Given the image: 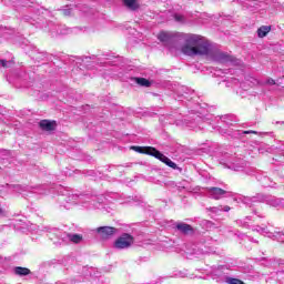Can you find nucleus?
<instances>
[{
    "instance_id": "nucleus-20",
    "label": "nucleus",
    "mask_w": 284,
    "mask_h": 284,
    "mask_svg": "<svg viewBox=\"0 0 284 284\" xmlns=\"http://www.w3.org/2000/svg\"><path fill=\"white\" fill-rule=\"evenodd\" d=\"M266 83H267L268 85H274L276 82L274 81V79H268V80L266 81Z\"/></svg>"
},
{
    "instance_id": "nucleus-10",
    "label": "nucleus",
    "mask_w": 284,
    "mask_h": 284,
    "mask_svg": "<svg viewBox=\"0 0 284 284\" xmlns=\"http://www.w3.org/2000/svg\"><path fill=\"white\" fill-rule=\"evenodd\" d=\"M68 241H71V243H81L83 241V237L79 234H67Z\"/></svg>"
},
{
    "instance_id": "nucleus-9",
    "label": "nucleus",
    "mask_w": 284,
    "mask_h": 284,
    "mask_svg": "<svg viewBox=\"0 0 284 284\" xmlns=\"http://www.w3.org/2000/svg\"><path fill=\"white\" fill-rule=\"evenodd\" d=\"M14 274L18 276H28V274H30V268L17 266L14 268Z\"/></svg>"
},
{
    "instance_id": "nucleus-22",
    "label": "nucleus",
    "mask_w": 284,
    "mask_h": 284,
    "mask_svg": "<svg viewBox=\"0 0 284 284\" xmlns=\"http://www.w3.org/2000/svg\"><path fill=\"white\" fill-rule=\"evenodd\" d=\"M232 81H233V83H235V84L239 83V80H236V79H233Z\"/></svg>"
},
{
    "instance_id": "nucleus-19",
    "label": "nucleus",
    "mask_w": 284,
    "mask_h": 284,
    "mask_svg": "<svg viewBox=\"0 0 284 284\" xmlns=\"http://www.w3.org/2000/svg\"><path fill=\"white\" fill-rule=\"evenodd\" d=\"M0 65H2V68H8V61L0 60Z\"/></svg>"
},
{
    "instance_id": "nucleus-16",
    "label": "nucleus",
    "mask_w": 284,
    "mask_h": 284,
    "mask_svg": "<svg viewBox=\"0 0 284 284\" xmlns=\"http://www.w3.org/2000/svg\"><path fill=\"white\" fill-rule=\"evenodd\" d=\"M222 210L224 211V212H230V206H220V207H213L212 209V211L213 212H222Z\"/></svg>"
},
{
    "instance_id": "nucleus-23",
    "label": "nucleus",
    "mask_w": 284,
    "mask_h": 284,
    "mask_svg": "<svg viewBox=\"0 0 284 284\" xmlns=\"http://www.w3.org/2000/svg\"><path fill=\"white\" fill-rule=\"evenodd\" d=\"M247 201H250V199L245 197V199H244V203H247Z\"/></svg>"
},
{
    "instance_id": "nucleus-1",
    "label": "nucleus",
    "mask_w": 284,
    "mask_h": 284,
    "mask_svg": "<svg viewBox=\"0 0 284 284\" xmlns=\"http://www.w3.org/2000/svg\"><path fill=\"white\" fill-rule=\"evenodd\" d=\"M184 41L185 43L182 45L181 51L186 57H206V59H212L220 63L232 61V57L225 53H215L210 42L201 36L189 33L184 36Z\"/></svg>"
},
{
    "instance_id": "nucleus-8",
    "label": "nucleus",
    "mask_w": 284,
    "mask_h": 284,
    "mask_svg": "<svg viewBox=\"0 0 284 284\" xmlns=\"http://www.w3.org/2000/svg\"><path fill=\"white\" fill-rule=\"evenodd\" d=\"M158 39L159 41H161L162 43H168V41L172 40V33L166 32V31H162L158 34Z\"/></svg>"
},
{
    "instance_id": "nucleus-7",
    "label": "nucleus",
    "mask_w": 284,
    "mask_h": 284,
    "mask_svg": "<svg viewBox=\"0 0 284 284\" xmlns=\"http://www.w3.org/2000/svg\"><path fill=\"white\" fill-rule=\"evenodd\" d=\"M272 30V27L270 26H263L260 29H257V37L260 39H263L264 37H267L270 34V31Z\"/></svg>"
},
{
    "instance_id": "nucleus-13",
    "label": "nucleus",
    "mask_w": 284,
    "mask_h": 284,
    "mask_svg": "<svg viewBox=\"0 0 284 284\" xmlns=\"http://www.w3.org/2000/svg\"><path fill=\"white\" fill-rule=\"evenodd\" d=\"M268 203L272 205V207H281L283 205V202L281 199L272 197L268 200Z\"/></svg>"
},
{
    "instance_id": "nucleus-4",
    "label": "nucleus",
    "mask_w": 284,
    "mask_h": 284,
    "mask_svg": "<svg viewBox=\"0 0 284 284\" xmlns=\"http://www.w3.org/2000/svg\"><path fill=\"white\" fill-rule=\"evenodd\" d=\"M209 195L211 199H214L215 201H219L220 199H223L225 194H227V191L221 189V187H210L207 189Z\"/></svg>"
},
{
    "instance_id": "nucleus-5",
    "label": "nucleus",
    "mask_w": 284,
    "mask_h": 284,
    "mask_svg": "<svg viewBox=\"0 0 284 284\" xmlns=\"http://www.w3.org/2000/svg\"><path fill=\"white\" fill-rule=\"evenodd\" d=\"M40 128L41 130H44L45 132H52V130H55L57 122L49 121V120H42L40 121Z\"/></svg>"
},
{
    "instance_id": "nucleus-21",
    "label": "nucleus",
    "mask_w": 284,
    "mask_h": 284,
    "mask_svg": "<svg viewBox=\"0 0 284 284\" xmlns=\"http://www.w3.org/2000/svg\"><path fill=\"white\" fill-rule=\"evenodd\" d=\"M244 134H256V131H252V130H250V131H244Z\"/></svg>"
},
{
    "instance_id": "nucleus-12",
    "label": "nucleus",
    "mask_w": 284,
    "mask_h": 284,
    "mask_svg": "<svg viewBox=\"0 0 284 284\" xmlns=\"http://www.w3.org/2000/svg\"><path fill=\"white\" fill-rule=\"evenodd\" d=\"M176 229L180 230V232H183V234H187V232H192V226L189 224H178Z\"/></svg>"
},
{
    "instance_id": "nucleus-14",
    "label": "nucleus",
    "mask_w": 284,
    "mask_h": 284,
    "mask_svg": "<svg viewBox=\"0 0 284 284\" xmlns=\"http://www.w3.org/2000/svg\"><path fill=\"white\" fill-rule=\"evenodd\" d=\"M245 83H247L248 85H256V83H258V81H256V79L251 78V80H246V82L241 84V88H243V90H247V88H245Z\"/></svg>"
},
{
    "instance_id": "nucleus-15",
    "label": "nucleus",
    "mask_w": 284,
    "mask_h": 284,
    "mask_svg": "<svg viewBox=\"0 0 284 284\" xmlns=\"http://www.w3.org/2000/svg\"><path fill=\"white\" fill-rule=\"evenodd\" d=\"M139 85H143L144 88H150V81L145 78H139L138 79Z\"/></svg>"
},
{
    "instance_id": "nucleus-3",
    "label": "nucleus",
    "mask_w": 284,
    "mask_h": 284,
    "mask_svg": "<svg viewBox=\"0 0 284 284\" xmlns=\"http://www.w3.org/2000/svg\"><path fill=\"white\" fill-rule=\"evenodd\" d=\"M134 244V237L125 233L114 242L115 250H128Z\"/></svg>"
},
{
    "instance_id": "nucleus-11",
    "label": "nucleus",
    "mask_w": 284,
    "mask_h": 284,
    "mask_svg": "<svg viewBox=\"0 0 284 284\" xmlns=\"http://www.w3.org/2000/svg\"><path fill=\"white\" fill-rule=\"evenodd\" d=\"M124 6L129 8V10H136V8H139L136 0H124Z\"/></svg>"
},
{
    "instance_id": "nucleus-2",
    "label": "nucleus",
    "mask_w": 284,
    "mask_h": 284,
    "mask_svg": "<svg viewBox=\"0 0 284 284\" xmlns=\"http://www.w3.org/2000/svg\"><path fill=\"white\" fill-rule=\"evenodd\" d=\"M132 149L140 154H149L150 156H154L162 163H165V165H168L169 168H172V170H176V163L170 160V158L163 155L161 151L156 150L153 146H133Z\"/></svg>"
},
{
    "instance_id": "nucleus-17",
    "label": "nucleus",
    "mask_w": 284,
    "mask_h": 284,
    "mask_svg": "<svg viewBox=\"0 0 284 284\" xmlns=\"http://www.w3.org/2000/svg\"><path fill=\"white\" fill-rule=\"evenodd\" d=\"M174 19L178 23H183V21H185V18L182 14H175Z\"/></svg>"
},
{
    "instance_id": "nucleus-18",
    "label": "nucleus",
    "mask_w": 284,
    "mask_h": 284,
    "mask_svg": "<svg viewBox=\"0 0 284 284\" xmlns=\"http://www.w3.org/2000/svg\"><path fill=\"white\" fill-rule=\"evenodd\" d=\"M0 216H8V211L0 206Z\"/></svg>"
},
{
    "instance_id": "nucleus-6",
    "label": "nucleus",
    "mask_w": 284,
    "mask_h": 284,
    "mask_svg": "<svg viewBox=\"0 0 284 284\" xmlns=\"http://www.w3.org/2000/svg\"><path fill=\"white\" fill-rule=\"evenodd\" d=\"M99 234H101L102 239H108V236H112L114 232H116V229L111 226H102L98 229Z\"/></svg>"
}]
</instances>
